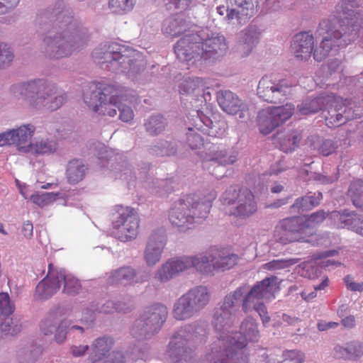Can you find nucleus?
I'll return each mask as SVG.
<instances>
[{
  "label": "nucleus",
  "mask_w": 363,
  "mask_h": 363,
  "mask_svg": "<svg viewBox=\"0 0 363 363\" xmlns=\"http://www.w3.org/2000/svg\"><path fill=\"white\" fill-rule=\"evenodd\" d=\"M198 34L202 60L225 55L228 46L223 35L213 33L208 29L202 30Z\"/></svg>",
  "instance_id": "nucleus-18"
},
{
  "label": "nucleus",
  "mask_w": 363,
  "mask_h": 363,
  "mask_svg": "<svg viewBox=\"0 0 363 363\" xmlns=\"http://www.w3.org/2000/svg\"><path fill=\"white\" fill-rule=\"evenodd\" d=\"M14 311V305L7 293H0V315L9 316Z\"/></svg>",
  "instance_id": "nucleus-53"
},
{
  "label": "nucleus",
  "mask_w": 363,
  "mask_h": 363,
  "mask_svg": "<svg viewBox=\"0 0 363 363\" xmlns=\"http://www.w3.org/2000/svg\"><path fill=\"white\" fill-rule=\"evenodd\" d=\"M69 322L67 320L58 321L54 313H50L41 323L40 330L45 335H54V340L62 344L67 339Z\"/></svg>",
  "instance_id": "nucleus-23"
},
{
  "label": "nucleus",
  "mask_w": 363,
  "mask_h": 363,
  "mask_svg": "<svg viewBox=\"0 0 363 363\" xmlns=\"http://www.w3.org/2000/svg\"><path fill=\"white\" fill-rule=\"evenodd\" d=\"M296 218H301L303 221L301 224L302 230L306 236L308 234L307 230L314 228L315 225L322 223L325 218V213L323 211H319L312 213L309 216H296Z\"/></svg>",
  "instance_id": "nucleus-44"
},
{
  "label": "nucleus",
  "mask_w": 363,
  "mask_h": 363,
  "mask_svg": "<svg viewBox=\"0 0 363 363\" xmlns=\"http://www.w3.org/2000/svg\"><path fill=\"white\" fill-rule=\"evenodd\" d=\"M216 248H212L203 254L191 255L193 268L203 274L211 273L215 270L213 264L216 261Z\"/></svg>",
  "instance_id": "nucleus-31"
},
{
  "label": "nucleus",
  "mask_w": 363,
  "mask_h": 363,
  "mask_svg": "<svg viewBox=\"0 0 363 363\" xmlns=\"http://www.w3.org/2000/svg\"><path fill=\"white\" fill-rule=\"evenodd\" d=\"M186 143L192 150L200 149L203 145L201 136L191 128H189V132L186 133Z\"/></svg>",
  "instance_id": "nucleus-54"
},
{
  "label": "nucleus",
  "mask_w": 363,
  "mask_h": 363,
  "mask_svg": "<svg viewBox=\"0 0 363 363\" xmlns=\"http://www.w3.org/2000/svg\"><path fill=\"white\" fill-rule=\"evenodd\" d=\"M192 2L193 0H164V4L169 10H185L191 6Z\"/></svg>",
  "instance_id": "nucleus-58"
},
{
  "label": "nucleus",
  "mask_w": 363,
  "mask_h": 363,
  "mask_svg": "<svg viewBox=\"0 0 363 363\" xmlns=\"http://www.w3.org/2000/svg\"><path fill=\"white\" fill-rule=\"evenodd\" d=\"M216 261L214 268L218 270H226L234 267L238 261V257L235 254L230 253L223 250L216 248Z\"/></svg>",
  "instance_id": "nucleus-39"
},
{
  "label": "nucleus",
  "mask_w": 363,
  "mask_h": 363,
  "mask_svg": "<svg viewBox=\"0 0 363 363\" xmlns=\"http://www.w3.org/2000/svg\"><path fill=\"white\" fill-rule=\"evenodd\" d=\"M122 89L118 86L104 82H92L84 89L83 100L93 112L114 117L118 108L119 118L124 122L133 119L134 113L130 107L121 103Z\"/></svg>",
  "instance_id": "nucleus-5"
},
{
  "label": "nucleus",
  "mask_w": 363,
  "mask_h": 363,
  "mask_svg": "<svg viewBox=\"0 0 363 363\" xmlns=\"http://www.w3.org/2000/svg\"><path fill=\"white\" fill-rule=\"evenodd\" d=\"M13 59L10 47L0 42V68L9 65Z\"/></svg>",
  "instance_id": "nucleus-55"
},
{
  "label": "nucleus",
  "mask_w": 363,
  "mask_h": 363,
  "mask_svg": "<svg viewBox=\"0 0 363 363\" xmlns=\"http://www.w3.org/2000/svg\"><path fill=\"white\" fill-rule=\"evenodd\" d=\"M257 93L264 101L277 104L286 100L292 95L293 86L286 79L266 75L259 80Z\"/></svg>",
  "instance_id": "nucleus-14"
},
{
  "label": "nucleus",
  "mask_w": 363,
  "mask_h": 363,
  "mask_svg": "<svg viewBox=\"0 0 363 363\" xmlns=\"http://www.w3.org/2000/svg\"><path fill=\"white\" fill-rule=\"evenodd\" d=\"M57 277V269L49 264L46 277L36 286L34 298L38 301H45L52 297L60 289Z\"/></svg>",
  "instance_id": "nucleus-24"
},
{
  "label": "nucleus",
  "mask_w": 363,
  "mask_h": 363,
  "mask_svg": "<svg viewBox=\"0 0 363 363\" xmlns=\"http://www.w3.org/2000/svg\"><path fill=\"white\" fill-rule=\"evenodd\" d=\"M329 219L337 228H347L363 236V215L348 210L335 211L330 213Z\"/></svg>",
  "instance_id": "nucleus-19"
},
{
  "label": "nucleus",
  "mask_w": 363,
  "mask_h": 363,
  "mask_svg": "<svg viewBox=\"0 0 363 363\" xmlns=\"http://www.w3.org/2000/svg\"><path fill=\"white\" fill-rule=\"evenodd\" d=\"M150 277L147 270L136 271L130 267H124L113 271L108 278V283L111 285L143 284L147 281Z\"/></svg>",
  "instance_id": "nucleus-20"
},
{
  "label": "nucleus",
  "mask_w": 363,
  "mask_h": 363,
  "mask_svg": "<svg viewBox=\"0 0 363 363\" xmlns=\"http://www.w3.org/2000/svg\"><path fill=\"white\" fill-rule=\"evenodd\" d=\"M322 198V194L320 192L307 195L297 199L291 208L298 212L308 211L318 205Z\"/></svg>",
  "instance_id": "nucleus-41"
},
{
  "label": "nucleus",
  "mask_w": 363,
  "mask_h": 363,
  "mask_svg": "<svg viewBox=\"0 0 363 363\" xmlns=\"http://www.w3.org/2000/svg\"><path fill=\"white\" fill-rule=\"evenodd\" d=\"M116 306V311L122 313H128L134 307L133 301L130 298H123L118 300Z\"/></svg>",
  "instance_id": "nucleus-60"
},
{
  "label": "nucleus",
  "mask_w": 363,
  "mask_h": 363,
  "mask_svg": "<svg viewBox=\"0 0 363 363\" xmlns=\"http://www.w3.org/2000/svg\"><path fill=\"white\" fill-rule=\"evenodd\" d=\"M302 223L301 218L296 217L283 219L275 228L274 240L282 245L294 242H313V239H309L304 235L301 227Z\"/></svg>",
  "instance_id": "nucleus-16"
},
{
  "label": "nucleus",
  "mask_w": 363,
  "mask_h": 363,
  "mask_svg": "<svg viewBox=\"0 0 363 363\" xmlns=\"http://www.w3.org/2000/svg\"><path fill=\"white\" fill-rule=\"evenodd\" d=\"M19 2L20 0H0V13L10 12L18 5Z\"/></svg>",
  "instance_id": "nucleus-64"
},
{
  "label": "nucleus",
  "mask_w": 363,
  "mask_h": 363,
  "mask_svg": "<svg viewBox=\"0 0 363 363\" xmlns=\"http://www.w3.org/2000/svg\"><path fill=\"white\" fill-rule=\"evenodd\" d=\"M111 171L116 179L128 180L132 177V171L125 162L117 164Z\"/></svg>",
  "instance_id": "nucleus-56"
},
{
  "label": "nucleus",
  "mask_w": 363,
  "mask_h": 363,
  "mask_svg": "<svg viewBox=\"0 0 363 363\" xmlns=\"http://www.w3.org/2000/svg\"><path fill=\"white\" fill-rule=\"evenodd\" d=\"M87 167L82 161L73 160L69 162L67 167V178L69 183L77 184L85 177Z\"/></svg>",
  "instance_id": "nucleus-38"
},
{
  "label": "nucleus",
  "mask_w": 363,
  "mask_h": 363,
  "mask_svg": "<svg viewBox=\"0 0 363 363\" xmlns=\"http://www.w3.org/2000/svg\"><path fill=\"white\" fill-rule=\"evenodd\" d=\"M348 194L353 204L357 208L363 209V181L357 180L353 182L348 190Z\"/></svg>",
  "instance_id": "nucleus-46"
},
{
  "label": "nucleus",
  "mask_w": 363,
  "mask_h": 363,
  "mask_svg": "<svg viewBox=\"0 0 363 363\" xmlns=\"http://www.w3.org/2000/svg\"><path fill=\"white\" fill-rule=\"evenodd\" d=\"M177 276L171 259L167 260L155 271L154 279L160 283H167Z\"/></svg>",
  "instance_id": "nucleus-42"
},
{
  "label": "nucleus",
  "mask_w": 363,
  "mask_h": 363,
  "mask_svg": "<svg viewBox=\"0 0 363 363\" xmlns=\"http://www.w3.org/2000/svg\"><path fill=\"white\" fill-rule=\"evenodd\" d=\"M91 57L101 69L129 76L139 72L145 65L138 52L116 43L99 45L93 50Z\"/></svg>",
  "instance_id": "nucleus-7"
},
{
  "label": "nucleus",
  "mask_w": 363,
  "mask_h": 363,
  "mask_svg": "<svg viewBox=\"0 0 363 363\" xmlns=\"http://www.w3.org/2000/svg\"><path fill=\"white\" fill-rule=\"evenodd\" d=\"M18 357L20 363H33L36 359V355L30 349L19 351Z\"/></svg>",
  "instance_id": "nucleus-61"
},
{
  "label": "nucleus",
  "mask_w": 363,
  "mask_h": 363,
  "mask_svg": "<svg viewBox=\"0 0 363 363\" xmlns=\"http://www.w3.org/2000/svg\"><path fill=\"white\" fill-rule=\"evenodd\" d=\"M174 269L178 274L193 268L191 256L171 258Z\"/></svg>",
  "instance_id": "nucleus-52"
},
{
  "label": "nucleus",
  "mask_w": 363,
  "mask_h": 363,
  "mask_svg": "<svg viewBox=\"0 0 363 363\" xmlns=\"http://www.w3.org/2000/svg\"><path fill=\"white\" fill-rule=\"evenodd\" d=\"M57 9L52 14L56 17L52 25L42 28V45L50 58L68 57L78 52L86 43L88 30L67 11H60L62 2L57 4Z\"/></svg>",
  "instance_id": "nucleus-2"
},
{
  "label": "nucleus",
  "mask_w": 363,
  "mask_h": 363,
  "mask_svg": "<svg viewBox=\"0 0 363 363\" xmlns=\"http://www.w3.org/2000/svg\"><path fill=\"white\" fill-rule=\"evenodd\" d=\"M347 346L352 359L363 354V345L361 342L357 341L350 342L347 343Z\"/></svg>",
  "instance_id": "nucleus-62"
},
{
  "label": "nucleus",
  "mask_w": 363,
  "mask_h": 363,
  "mask_svg": "<svg viewBox=\"0 0 363 363\" xmlns=\"http://www.w3.org/2000/svg\"><path fill=\"white\" fill-rule=\"evenodd\" d=\"M217 101L223 111L230 115L239 114L242 118L247 111L246 104L234 93L228 90H222L217 94Z\"/></svg>",
  "instance_id": "nucleus-25"
},
{
  "label": "nucleus",
  "mask_w": 363,
  "mask_h": 363,
  "mask_svg": "<svg viewBox=\"0 0 363 363\" xmlns=\"http://www.w3.org/2000/svg\"><path fill=\"white\" fill-rule=\"evenodd\" d=\"M327 111L326 121L334 126H339L347 121L359 117L363 111V103L359 106L355 101H343L333 94H322L314 99L307 98L297 106L301 115L315 113Z\"/></svg>",
  "instance_id": "nucleus-6"
},
{
  "label": "nucleus",
  "mask_w": 363,
  "mask_h": 363,
  "mask_svg": "<svg viewBox=\"0 0 363 363\" xmlns=\"http://www.w3.org/2000/svg\"><path fill=\"white\" fill-rule=\"evenodd\" d=\"M57 277L60 286L64 284L63 292L69 295H75L81 289L79 281L72 274L67 273L64 269H57Z\"/></svg>",
  "instance_id": "nucleus-37"
},
{
  "label": "nucleus",
  "mask_w": 363,
  "mask_h": 363,
  "mask_svg": "<svg viewBox=\"0 0 363 363\" xmlns=\"http://www.w3.org/2000/svg\"><path fill=\"white\" fill-rule=\"evenodd\" d=\"M62 197V193L48 192L33 194L30 196V200L39 207L43 208L52 204L57 199Z\"/></svg>",
  "instance_id": "nucleus-47"
},
{
  "label": "nucleus",
  "mask_w": 363,
  "mask_h": 363,
  "mask_svg": "<svg viewBox=\"0 0 363 363\" xmlns=\"http://www.w3.org/2000/svg\"><path fill=\"white\" fill-rule=\"evenodd\" d=\"M337 147L335 142L330 140H326L323 141L318 147L314 146V149H317L323 155L328 156L335 152Z\"/></svg>",
  "instance_id": "nucleus-59"
},
{
  "label": "nucleus",
  "mask_w": 363,
  "mask_h": 363,
  "mask_svg": "<svg viewBox=\"0 0 363 363\" xmlns=\"http://www.w3.org/2000/svg\"><path fill=\"white\" fill-rule=\"evenodd\" d=\"M259 338V332L256 320L251 317H247L241 323L239 332L233 329L228 342L222 350L225 362L248 363L247 342H257Z\"/></svg>",
  "instance_id": "nucleus-9"
},
{
  "label": "nucleus",
  "mask_w": 363,
  "mask_h": 363,
  "mask_svg": "<svg viewBox=\"0 0 363 363\" xmlns=\"http://www.w3.org/2000/svg\"><path fill=\"white\" fill-rule=\"evenodd\" d=\"M11 94L23 100L30 110L55 111L66 101L65 94L53 82L43 78L16 83L10 87Z\"/></svg>",
  "instance_id": "nucleus-4"
},
{
  "label": "nucleus",
  "mask_w": 363,
  "mask_h": 363,
  "mask_svg": "<svg viewBox=\"0 0 363 363\" xmlns=\"http://www.w3.org/2000/svg\"><path fill=\"white\" fill-rule=\"evenodd\" d=\"M237 160L235 155H223L220 157H218V156L215 157H212L209 159L211 162V166L213 167V170L211 173L214 175L216 178H221L223 177L222 174H220L219 169L223 167V166H225L228 164H233Z\"/></svg>",
  "instance_id": "nucleus-45"
},
{
  "label": "nucleus",
  "mask_w": 363,
  "mask_h": 363,
  "mask_svg": "<svg viewBox=\"0 0 363 363\" xmlns=\"http://www.w3.org/2000/svg\"><path fill=\"white\" fill-rule=\"evenodd\" d=\"M260 33L254 26L246 28L240 34L237 52L242 57L247 56L259 40Z\"/></svg>",
  "instance_id": "nucleus-28"
},
{
  "label": "nucleus",
  "mask_w": 363,
  "mask_h": 363,
  "mask_svg": "<svg viewBox=\"0 0 363 363\" xmlns=\"http://www.w3.org/2000/svg\"><path fill=\"white\" fill-rule=\"evenodd\" d=\"M185 22L180 18H168L165 19L162 26V32L169 37H177L186 31Z\"/></svg>",
  "instance_id": "nucleus-40"
},
{
  "label": "nucleus",
  "mask_w": 363,
  "mask_h": 363,
  "mask_svg": "<svg viewBox=\"0 0 363 363\" xmlns=\"http://www.w3.org/2000/svg\"><path fill=\"white\" fill-rule=\"evenodd\" d=\"M139 223L138 216L133 208L128 206H116L112 220V233L121 242L132 241L138 236Z\"/></svg>",
  "instance_id": "nucleus-13"
},
{
  "label": "nucleus",
  "mask_w": 363,
  "mask_h": 363,
  "mask_svg": "<svg viewBox=\"0 0 363 363\" xmlns=\"http://www.w3.org/2000/svg\"><path fill=\"white\" fill-rule=\"evenodd\" d=\"M313 37L309 33H301L294 36L291 43V52L298 60H307L313 49Z\"/></svg>",
  "instance_id": "nucleus-27"
},
{
  "label": "nucleus",
  "mask_w": 363,
  "mask_h": 363,
  "mask_svg": "<svg viewBox=\"0 0 363 363\" xmlns=\"http://www.w3.org/2000/svg\"><path fill=\"white\" fill-rule=\"evenodd\" d=\"M298 258H291L288 259H274L262 265V268L266 270L276 271L287 268L298 262Z\"/></svg>",
  "instance_id": "nucleus-51"
},
{
  "label": "nucleus",
  "mask_w": 363,
  "mask_h": 363,
  "mask_svg": "<svg viewBox=\"0 0 363 363\" xmlns=\"http://www.w3.org/2000/svg\"><path fill=\"white\" fill-rule=\"evenodd\" d=\"M113 345V340L109 337H101L95 339L91 345L90 352L89 354V361L91 363H102L103 362H109L112 363V358L114 361L116 359L114 355L120 352H113L109 353Z\"/></svg>",
  "instance_id": "nucleus-22"
},
{
  "label": "nucleus",
  "mask_w": 363,
  "mask_h": 363,
  "mask_svg": "<svg viewBox=\"0 0 363 363\" xmlns=\"http://www.w3.org/2000/svg\"><path fill=\"white\" fill-rule=\"evenodd\" d=\"M207 87L205 79L201 77H189L184 79L179 86L182 95H199Z\"/></svg>",
  "instance_id": "nucleus-34"
},
{
  "label": "nucleus",
  "mask_w": 363,
  "mask_h": 363,
  "mask_svg": "<svg viewBox=\"0 0 363 363\" xmlns=\"http://www.w3.org/2000/svg\"><path fill=\"white\" fill-rule=\"evenodd\" d=\"M184 295L197 312L202 310L210 301L211 294L204 286H197L187 291Z\"/></svg>",
  "instance_id": "nucleus-30"
},
{
  "label": "nucleus",
  "mask_w": 363,
  "mask_h": 363,
  "mask_svg": "<svg viewBox=\"0 0 363 363\" xmlns=\"http://www.w3.org/2000/svg\"><path fill=\"white\" fill-rule=\"evenodd\" d=\"M197 120L195 121V128L203 132L211 137H218L220 133L218 130V122H213L201 111H196Z\"/></svg>",
  "instance_id": "nucleus-36"
},
{
  "label": "nucleus",
  "mask_w": 363,
  "mask_h": 363,
  "mask_svg": "<svg viewBox=\"0 0 363 363\" xmlns=\"http://www.w3.org/2000/svg\"><path fill=\"white\" fill-rule=\"evenodd\" d=\"M301 137L295 130L278 133L274 137V143L279 146L281 150L285 152L295 150L300 142Z\"/></svg>",
  "instance_id": "nucleus-32"
},
{
  "label": "nucleus",
  "mask_w": 363,
  "mask_h": 363,
  "mask_svg": "<svg viewBox=\"0 0 363 363\" xmlns=\"http://www.w3.org/2000/svg\"><path fill=\"white\" fill-rule=\"evenodd\" d=\"M278 289V279L272 276L258 282L250 290L248 286H242L226 295L223 302L214 309L212 325L216 339L206 352L202 359L203 363H225L222 350L233 333L241 302L244 312L247 313L255 310L265 326L270 318L266 306L260 300L274 298Z\"/></svg>",
  "instance_id": "nucleus-1"
},
{
  "label": "nucleus",
  "mask_w": 363,
  "mask_h": 363,
  "mask_svg": "<svg viewBox=\"0 0 363 363\" xmlns=\"http://www.w3.org/2000/svg\"><path fill=\"white\" fill-rule=\"evenodd\" d=\"M59 145L55 139L48 137H36L32 140L27 154L33 155H50L57 152Z\"/></svg>",
  "instance_id": "nucleus-29"
},
{
  "label": "nucleus",
  "mask_w": 363,
  "mask_h": 363,
  "mask_svg": "<svg viewBox=\"0 0 363 363\" xmlns=\"http://www.w3.org/2000/svg\"><path fill=\"white\" fill-rule=\"evenodd\" d=\"M19 330V327L17 325H13L12 320L9 318H6L0 323V333L3 335H14L17 334Z\"/></svg>",
  "instance_id": "nucleus-57"
},
{
  "label": "nucleus",
  "mask_w": 363,
  "mask_h": 363,
  "mask_svg": "<svg viewBox=\"0 0 363 363\" xmlns=\"http://www.w3.org/2000/svg\"><path fill=\"white\" fill-rule=\"evenodd\" d=\"M221 201L226 206V211L240 218L251 216L257 211V203L252 193L246 189L230 186L223 194Z\"/></svg>",
  "instance_id": "nucleus-10"
},
{
  "label": "nucleus",
  "mask_w": 363,
  "mask_h": 363,
  "mask_svg": "<svg viewBox=\"0 0 363 363\" xmlns=\"http://www.w3.org/2000/svg\"><path fill=\"white\" fill-rule=\"evenodd\" d=\"M166 125V120L160 115L150 117L145 123V129L150 135L160 134Z\"/></svg>",
  "instance_id": "nucleus-49"
},
{
  "label": "nucleus",
  "mask_w": 363,
  "mask_h": 363,
  "mask_svg": "<svg viewBox=\"0 0 363 363\" xmlns=\"http://www.w3.org/2000/svg\"><path fill=\"white\" fill-rule=\"evenodd\" d=\"M318 259H319V257L301 263L298 267V273L302 277L308 279L316 278L320 273V269L317 264H320V262H318Z\"/></svg>",
  "instance_id": "nucleus-48"
},
{
  "label": "nucleus",
  "mask_w": 363,
  "mask_h": 363,
  "mask_svg": "<svg viewBox=\"0 0 363 363\" xmlns=\"http://www.w3.org/2000/svg\"><path fill=\"white\" fill-rule=\"evenodd\" d=\"M231 6V11L228 15V18H237L239 16H251L254 10L252 0H227Z\"/></svg>",
  "instance_id": "nucleus-35"
},
{
  "label": "nucleus",
  "mask_w": 363,
  "mask_h": 363,
  "mask_svg": "<svg viewBox=\"0 0 363 363\" xmlns=\"http://www.w3.org/2000/svg\"><path fill=\"white\" fill-rule=\"evenodd\" d=\"M203 333L202 328L194 325H188L179 330L169 343L170 356L178 362L191 361L194 359V352L191 347V342L198 340Z\"/></svg>",
  "instance_id": "nucleus-12"
},
{
  "label": "nucleus",
  "mask_w": 363,
  "mask_h": 363,
  "mask_svg": "<svg viewBox=\"0 0 363 363\" xmlns=\"http://www.w3.org/2000/svg\"><path fill=\"white\" fill-rule=\"evenodd\" d=\"M12 144L21 152L27 154L35 132V127L30 123L22 124L10 128Z\"/></svg>",
  "instance_id": "nucleus-26"
},
{
  "label": "nucleus",
  "mask_w": 363,
  "mask_h": 363,
  "mask_svg": "<svg viewBox=\"0 0 363 363\" xmlns=\"http://www.w3.org/2000/svg\"><path fill=\"white\" fill-rule=\"evenodd\" d=\"M349 6L348 1H342L336 8L339 13L337 18L320 23L318 31L324 36L314 50L316 61H322L330 52L335 53L337 48L347 46L363 32V14L360 10L354 11Z\"/></svg>",
  "instance_id": "nucleus-3"
},
{
  "label": "nucleus",
  "mask_w": 363,
  "mask_h": 363,
  "mask_svg": "<svg viewBox=\"0 0 363 363\" xmlns=\"http://www.w3.org/2000/svg\"><path fill=\"white\" fill-rule=\"evenodd\" d=\"M165 245L166 238L162 230L151 233L143 252V260L147 267H152L160 262Z\"/></svg>",
  "instance_id": "nucleus-21"
},
{
  "label": "nucleus",
  "mask_w": 363,
  "mask_h": 363,
  "mask_svg": "<svg viewBox=\"0 0 363 363\" xmlns=\"http://www.w3.org/2000/svg\"><path fill=\"white\" fill-rule=\"evenodd\" d=\"M345 284L348 290L362 292L363 291V283L357 282L351 276H347L344 279Z\"/></svg>",
  "instance_id": "nucleus-63"
},
{
  "label": "nucleus",
  "mask_w": 363,
  "mask_h": 363,
  "mask_svg": "<svg viewBox=\"0 0 363 363\" xmlns=\"http://www.w3.org/2000/svg\"><path fill=\"white\" fill-rule=\"evenodd\" d=\"M167 308L161 303H154L146 308L133 328L132 335L138 339L149 338L161 328L167 317Z\"/></svg>",
  "instance_id": "nucleus-11"
},
{
  "label": "nucleus",
  "mask_w": 363,
  "mask_h": 363,
  "mask_svg": "<svg viewBox=\"0 0 363 363\" xmlns=\"http://www.w3.org/2000/svg\"><path fill=\"white\" fill-rule=\"evenodd\" d=\"M212 192L207 199L199 196L186 195L175 201L169 213L170 223L181 230L192 228L194 224L200 223L205 219L211 207V202L216 199Z\"/></svg>",
  "instance_id": "nucleus-8"
},
{
  "label": "nucleus",
  "mask_w": 363,
  "mask_h": 363,
  "mask_svg": "<svg viewBox=\"0 0 363 363\" xmlns=\"http://www.w3.org/2000/svg\"><path fill=\"white\" fill-rule=\"evenodd\" d=\"M197 311L192 306L184 294L174 303L172 309L173 317L178 320H184L193 317Z\"/></svg>",
  "instance_id": "nucleus-33"
},
{
  "label": "nucleus",
  "mask_w": 363,
  "mask_h": 363,
  "mask_svg": "<svg viewBox=\"0 0 363 363\" xmlns=\"http://www.w3.org/2000/svg\"><path fill=\"white\" fill-rule=\"evenodd\" d=\"M294 106L286 104L281 106H272L264 108L258 114V125L260 132L267 135L276 127L291 118L294 112Z\"/></svg>",
  "instance_id": "nucleus-15"
},
{
  "label": "nucleus",
  "mask_w": 363,
  "mask_h": 363,
  "mask_svg": "<svg viewBox=\"0 0 363 363\" xmlns=\"http://www.w3.org/2000/svg\"><path fill=\"white\" fill-rule=\"evenodd\" d=\"M198 33L185 35L174 45V52L179 60L189 65H197L202 61Z\"/></svg>",
  "instance_id": "nucleus-17"
},
{
  "label": "nucleus",
  "mask_w": 363,
  "mask_h": 363,
  "mask_svg": "<svg viewBox=\"0 0 363 363\" xmlns=\"http://www.w3.org/2000/svg\"><path fill=\"white\" fill-rule=\"evenodd\" d=\"M135 4L136 0H109L108 6L112 13L124 15L130 12Z\"/></svg>",
  "instance_id": "nucleus-43"
},
{
  "label": "nucleus",
  "mask_w": 363,
  "mask_h": 363,
  "mask_svg": "<svg viewBox=\"0 0 363 363\" xmlns=\"http://www.w3.org/2000/svg\"><path fill=\"white\" fill-rule=\"evenodd\" d=\"M304 360L303 354L297 350L284 351L280 359L270 358L269 363H303Z\"/></svg>",
  "instance_id": "nucleus-50"
}]
</instances>
